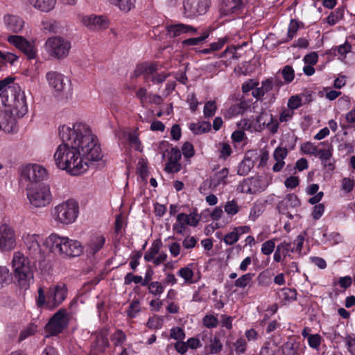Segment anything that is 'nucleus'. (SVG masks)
I'll list each match as a JSON object with an SVG mask.
<instances>
[{"label":"nucleus","mask_w":355,"mask_h":355,"mask_svg":"<svg viewBox=\"0 0 355 355\" xmlns=\"http://www.w3.org/2000/svg\"><path fill=\"white\" fill-rule=\"evenodd\" d=\"M352 49V45L347 42H345V44L339 45L338 46H336L333 49L334 52L336 51L338 52V53L341 57L340 59H344L345 58V55L347 53H349Z\"/></svg>","instance_id":"603ef678"},{"label":"nucleus","mask_w":355,"mask_h":355,"mask_svg":"<svg viewBox=\"0 0 355 355\" xmlns=\"http://www.w3.org/2000/svg\"><path fill=\"white\" fill-rule=\"evenodd\" d=\"M10 89L12 91V94L9 93H6V96L3 94L1 104L9 107V112L18 118H21L28 112L26 95L17 85H12L11 84Z\"/></svg>","instance_id":"39448f33"},{"label":"nucleus","mask_w":355,"mask_h":355,"mask_svg":"<svg viewBox=\"0 0 355 355\" xmlns=\"http://www.w3.org/2000/svg\"><path fill=\"white\" fill-rule=\"evenodd\" d=\"M229 174L227 168H223L218 172L216 173L211 179V184L214 187L219 185L221 183H225V180Z\"/></svg>","instance_id":"58836bf2"},{"label":"nucleus","mask_w":355,"mask_h":355,"mask_svg":"<svg viewBox=\"0 0 355 355\" xmlns=\"http://www.w3.org/2000/svg\"><path fill=\"white\" fill-rule=\"evenodd\" d=\"M37 330V327L33 324H28L19 334V340H24L30 336L33 335Z\"/></svg>","instance_id":"09e8293b"},{"label":"nucleus","mask_w":355,"mask_h":355,"mask_svg":"<svg viewBox=\"0 0 355 355\" xmlns=\"http://www.w3.org/2000/svg\"><path fill=\"white\" fill-rule=\"evenodd\" d=\"M42 29L44 32L52 34L61 33L64 28L61 23L54 19H47L42 21Z\"/></svg>","instance_id":"bb28decb"},{"label":"nucleus","mask_w":355,"mask_h":355,"mask_svg":"<svg viewBox=\"0 0 355 355\" xmlns=\"http://www.w3.org/2000/svg\"><path fill=\"white\" fill-rule=\"evenodd\" d=\"M316 156L320 158L322 164L327 171H331L334 169V160L332 157V152L329 148L320 149Z\"/></svg>","instance_id":"a878e982"},{"label":"nucleus","mask_w":355,"mask_h":355,"mask_svg":"<svg viewBox=\"0 0 355 355\" xmlns=\"http://www.w3.org/2000/svg\"><path fill=\"white\" fill-rule=\"evenodd\" d=\"M44 49L51 57L62 60L69 55L71 43V41L62 36H52L46 40Z\"/></svg>","instance_id":"0eeeda50"},{"label":"nucleus","mask_w":355,"mask_h":355,"mask_svg":"<svg viewBox=\"0 0 355 355\" xmlns=\"http://www.w3.org/2000/svg\"><path fill=\"white\" fill-rule=\"evenodd\" d=\"M261 181L259 177L245 179L239 185V189L244 193H255L261 191Z\"/></svg>","instance_id":"a211bd4d"},{"label":"nucleus","mask_w":355,"mask_h":355,"mask_svg":"<svg viewBox=\"0 0 355 355\" xmlns=\"http://www.w3.org/2000/svg\"><path fill=\"white\" fill-rule=\"evenodd\" d=\"M355 181L349 178H344L341 181L342 190L346 193H350L354 187Z\"/></svg>","instance_id":"6e6d98bb"},{"label":"nucleus","mask_w":355,"mask_h":355,"mask_svg":"<svg viewBox=\"0 0 355 355\" xmlns=\"http://www.w3.org/2000/svg\"><path fill=\"white\" fill-rule=\"evenodd\" d=\"M16 246V234L12 227L8 224L0 225V250L10 251Z\"/></svg>","instance_id":"f8f14e48"},{"label":"nucleus","mask_w":355,"mask_h":355,"mask_svg":"<svg viewBox=\"0 0 355 355\" xmlns=\"http://www.w3.org/2000/svg\"><path fill=\"white\" fill-rule=\"evenodd\" d=\"M105 238L101 234H96L91 237L88 244V252L89 254H95L104 245Z\"/></svg>","instance_id":"7c9ffc66"},{"label":"nucleus","mask_w":355,"mask_h":355,"mask_svg":"<svg viewBox=\"0 0 355 355\" xmlns=\"http://www.w3.org/2000/svg\"><path fill=\"white\" fill-rule=\"evenodd\" d=\"M193 263L189 264L181 268L178 272V275L181 277L187 284H191L196 282L193 280L194 272L193 270Z\"/></svg>","instance_id":"2f4dec72"},{"label":"nucleus","mask_w":355,"mask_h":355,"mask_svg":"<svg viewBox=\"0 0 355 355\" xmlns=\"http://www.w3.org/2000/svg\"><path fill=\"white\" fill-rule=\"evenodd\" d=\"M140 311V303L138 300H134L130 303L128 309L127 311L128 316L133 318Z\"/></svg>","instance_id":"864d4df0"},{"label":"nucleus","mask_w":355,"mask_h":355,"mask_svg":"<svg viewBox=\"0 0 355 355\" xmlns=\"http://www.w3.org/2000/svg\"><path fill=\"white\" fill-rule=\"evenodd\" d=\"M28 2L35 8L45 12L52 10L56 4V0H28Z\"/></svg>","instance_id":"c756f323"},{"label":"nucleus","mask_w":355,"mask_h":355,"mask_svg":"<svg viewBox=\"0 0 355 355\" xmlns=\"http://www.w3.org/2000/svg\"><path fill=\"white\" fill-rule=\"evenodd\" d=\"M243 6V0H222L220 12L223 15H228L239 12Z\"/></svg>","instance_id":"5701e85b"},{"label":"nucleus","mask_w":355,"mask_h":355,"mask_svg":"<svg viewBox=\"0 0 355 355\" xmlns=\"http://www.w3.org/2000/svg\"><path fill=\"white\" fill-rule=\"evenodd\" d=\"M263 212L261 205H254L250 209L249 218L254 221Z\"/></svg>","instance_id":"774afa93"},{"label":"nucleus","mask_w":355,"mask_h":355,"mask_svg":"<svg viewBox=\"0 0 355 355\" xmlns=\"http://www.w3.org/2000/svg\"><path fill=\"white\" fill-rule=\"evenodd\" d=\"M272 114L266 111H262L256 118V125L254 130L260 132L266 128L270 123L272 121Z\"/></svg>","instance_id":"c85d7f7f"},{"label":"nucleus","mask_w":355,"mask_h":355,"mask_svg":"<svg viewBox=\"0 0 355 355\" xmlns=\"http://www.w3.org/2000/svg\"><path fill=\"white\" fill-rule=\"evenodd\" d=\"M16 118L9 111L0 112V130L5 132H13L17 129Z\"/></svg>","instance_id":"6ab92c4d"},{"label":"nucleus","mask_w":355,"mask_h":355,"mask_svg":"<svg viewBox=\"0 0 355 355\" xmlns=\"http://www.w3.org/2000/svg\"><path fill=\"white\" fill-rule=\"evenodd\" d=\"M8 41L23 52L28 59H34L37 55V50L33 44L20 35H10Z\"/></svg>","instance_id":"4468645a"},{"label":"nucleus","mask_w":355,"mask_h":355,"mask_svg":"<svg viewBox=\"0 0 355 355\" xmlns=\"http://www.w3.org/2000/svg\"><path fill=\"white\" fill-rule=\"evenodd\" d=\"M162 246V242L160 239L155 240L151 247L148 249V250L144 254V260L146 261L150 262L155 257L157 254H159V250Z\"/></svg>","instance_id":"473e14b6"},{"label":"nucleus","mask_w":355,"mask_h":355,"mask_svg":"<svg viewBox=\"0 0 355 355\" xmlns=\"http://www.w3.org/2000/svg\"><path fill=\"white\" fill-rule=\"evenodd\" d=\"M282 75L286 83L292 82L295 77V73L293 67L290 65H286L282 70Z\"/></svg>","instance_id":"3c124183"},{"label":"nucleus","mask_w":355,"mask_h":355,"mask_svg":"<svg viewBox=\"0 0 355 355\" xmlns=\"http://www.w3.org/2000/svg\"><path fill=\"white\" fill-rule=\"evenodd\" d=\"M45 245L51 252L65 257H78L83 252V247L78 241L55 234H51L46 239Z\"/></svg>","instance_id":"f03ea898"},{"label":"nucleus","mask_w":355,"mask_h":355,"mask_svg":"<svg viewBox=\"0 0 355 355\" xmlns=\"http://www.w3.org/2000/svg\"><path fill=\"white\" fill-rule=\"evenodd\" d=\"M166 31L168 35L172 37H175L182 34L196 35L198 33V29L196 28L184 24H171L166 27Z\"/></svg>","instance_id":"dca6fc26"},{"label":"nucleus","mask_w":355,"mask_h":355,"mask_svg":"<svg viewBox=\"0 0 355 355\" xmlns=\"http://www.w3.org/2000/svg\"><path fill=\"white\" fill-rule=\"evenodd\" d=\"M252 279V274L251 273H246L245 275H243L239 278H238L235 282L234 285L235 286L238 288H243L246 287L251 282Z\"/></svg>","instance_id":"49530a36"},{"label":"nucleus","mask_w":355,"mask_h":355,"mask_svg":"<svg viewBox=\"0 0 355 355\" xmlns=\"http://www.w3.org/2000/svg\"><path fill=\"white\" fill-rule=\"evenodd\" d=\"M304 241V237L302 235H298L293 243H292V245L293 244L295 246H293L291 252L300 254L303 247Z\"/></svg>","instance_id":"bf43d9fd"},{"label":"nucleus","mask_w":355,"mask_h":355,"mask_svg":"<svg viewBox=\"0 0 355 355\" xmlns=\"http://www.w3.org/2000/svg\"><path fill=\"white\" fill-rule=\"evenodd\" d=\"M27 198L34 207H44L49 205L53 196L50 187L46 184H39L27 188Z\"/></svg>","instance_id":"6e6552de"},{"label":"nucleus","mask_w":355,"mask_h":355,"mask_svg":"<svg viewBox=\"0 0 355 355\" xmlns=\"http://www.w3.org/2000/svg\"><path fill=\"white\" fill-rule=\"evenodd\" d=\"M38 296L36 299L37 306L40 308L46 307L53 309L60 306L67 295V288L65 284L51 285L45 293L42 287L37 291Z\"/></svg>","instance_id":"7ed1b4c3"},{"label":"nucleus","mask_w":355,"mask_h":355,"mask_svg":"<svg viewBox=\"0 0 355 355\" xmlns=\"http://www.w3.org/2000/svg\"><path fill=\"white\" fill-rule=\"evenodd\" d=\"M157 70L156 63L143 62L136 66L131 77L137 78L142 76L146 83L150 81L154 84H160L165 81L168 74L164 72L159 73Z\"/></svg>","instance_id":"1a4fd4ad"},{"label":"nucleus","mask_w":355,"mask_h":355,"mask_svg":"<svg viewBox=\"0 0 355 355\" xmlns=\"http://www.w3.org/2000/svg\"><path fill=\"white\" fill-rule=\"evenodd\" d=\"M345 8L344 7H338L334 12H332L327 17V21L331 25H335L338 21L342 19L344 17Z\"/></svg>","instance_id":"4c0bfd02"},{"label":"nucleus","mask_w":355,"mask_h":355,"mask_svg":"<svg viewBox=\"0 0 355 355\" xmlns=\"http://www.w3.org/2000/svg\"><path fill=\"white\" fill-rule=\"evenodd\" d=\"M202 322L207 328H215L218 324V319L213 315H206L202 319Z\"/></svg>","instance_id":"13d9d810"},{"label":"nucleus","mask_w":355,"mask_h":355,"mask_svg":"<svg viewBox=\"0 0 355 355\" xmlns=\"http://www.w3.org/2000/svg\"><path fill=\"white\" fill-rule=\"evenodd\" d=\"M78 203L73 200H67L56 205L52 212L53 218L63 225L73 223L79 212Z\"/></svg>","instance_id":"423d86ee"},{"label":"nucleus","mask_w":355,"mask_h":355,"mask_svg":"<svg viewBox=\"0 0 355 355\" xmlns=\"http://www.w3.org/2000/svg\"><path fill=\"white\" fill-rule=\"evenodd\" d=\"M128 140L130 144L136 150L142 151V146L141 141L139 139L138 135L136 132H130L128 134Z\"/></svg>","instance_id":"8fccbe9b"},{"label":"nucleus","mask_w":355,"mask_h":355,"mask_svg":"<svg viewBox=\"0 0 355 355\" xmlns=\"http://www.w3.org/2000/svg\"><path fill=\"white\" fill-rule=\"evenodd\" d=\"M209 6L210 0H184V15L189 18L203 15Z\"/></svg>","instance_id":"9b49d317"},{"label":"nucleus","mask_w":355,"mask_h":355,"mask_svg":"<svg viewBox=\"0 0 355 355\" xmlns=\"http://www.w3.org/2000/svg\"><path fill=\"white\" fill-rule=\"evenodd\" d=\"M209 35V31L203 32L199 37L186 39L182 42L183 46H197L202 44Z\"/></svg>","instance_id":"e433bc0d"},{"label":"nucleus","mask_w":355,"mask_h":355,"mask_svg":"<svg viewBox=\"0 0 355 355\" xmlns=\"http://www.w3.org/2000/svg\"><path fill=\"white\" fill-rule=\"evenodd\" d=\"M82 23L91 30L105 28L108 26L107 20L103 16L87 15L83 16Z\"/></svg>","instance_id":"aec40b11"},{"label":"nucleus","mask_w":355,"mask_h":355,"mask_svg":"<svg viewBox=\"0 0 355 355\" xmlns=\"http://www.w3.org/2000/svg\"><path fill=\"white\" fill-rule=\"evenodd\" d=\"M254 161L247 155L238 166L237 173L240 175H246L254 167Z\"/></svg>","instance_id":"f704fd0d"},{"label":"nucleus","mask_w":355,"mask_h":355,"mask_svg":"<svg viewBox=\"0 0 355 355\" xmlns=\"http://www.w3.org/2000/svg\"><path fill=\"white\" fill-rule=\"evenodd\" d=\"M68 325L67 311L65 309H59L51 318L45 326V337L57 336Z\"/></svg>","instance_id":"9d476101"},{"label":"nucleus","mask_w":355,"mask_h":355,"mask_svg":"<svg viewBox=\"0 0 355 355\" xmlns=\"http://www.w3.org/2000/svg\"><path fill=\"white\" fill-rule=\"evenodd\" d=\"M300 205V200L298 197L294 194H288L277 205V209L279 213L286 214L289 208H295Z\"/></svg>","instance_id":"b1692460"},{"label":"nucleus","mask_w":355,"mask_h":355,"mask_svg":"<svg viewBox=\"0 0 355 355\" xmlns=\"http://www.w3.org/2000/svg\"><path fill=\"white\" fill-rule=\"evenodd\" d=\"M147 286L149 293L154 296H159L164 291V285L157 281L151 282Z\"/></svg>","instance_id":"a19ab883"},{"label":"nucleus","mask_w":355,"mask_h":355,"mask_svg":"<svg viewBox=\"0 0 355 355\" xmlns=\"http://www.w3.org/2000/svg\"><path fill=\"white\" fill-rule=\"evenodd\" d=\"M124 12H129L135 6V0H107Z\"/></svg>","instance_id":"c9c22d12"},{"label":"nucleus","mask_w":355,"mask_h":355,"mask_svg":"<svg viewBox=\"0 0 355 355\" xmlns=\"http://www.w3.org/2000/svg\"><path fill=\"white\" fill-rule=\"evenodd\" d=\"M299 29V24L298 21L295 19H291L288 28V40H291L293 38V37L296 35L297 31Z\"/></svg>","instance_id":"052dcab7"},{"label":"nucleus","mask_w":355,"mask_h":355,"mask_svg":"<svg viewBox=\"0 0 355 355\" xmlns=\"http://www.w3.org/2000/svg\"><path fill=\"white\" fill-rule=\"evenodd\" d=\"M288 151L286 148L278 147L274 151L273 157L275 161H284V159L286 157Z\"/></svg>","instance_id":"69168bd1"},{"label":"nucleus","mask_w":355,"mask_h":355,"mask_svg":"<svg viewBox=\"0 0 355 355\" xmlns=\"http://www.w3.org/2000/svg\"><path fill=\"white\" fill-rule=\"evenodd\" d=\"M14 78L12 77H6L3 80H0V101L1 102V97L3 94L6 95V93L12 94V91L10 89V85L13 83Z\"/></svg>","instance_id":"ea45409f"},{"label":"nucleus","mask_w":355,"mask_h":355,"mask_svg":"<svg viewBox=\"0 0 355 355\" xmlns=\"http://www.w3.org/2000/svg\"><path fill=\"white\" fill-rule=\"evenodd\" d=\"M239 206L236 200H228L225 206L224 211L230 216L236 215L239 211Z\"/></svg>","instance_id":"79ce46f5"},{"label":"nucleus","mask_w":355,"mask_h":355,"mask_svg":"<svg viewBox=\"0 0 355 355\" xmlns=\"http://www.w3.org/2000/svg\"><path fill=\"white\" fill-rule=\"evenodd\" d=\"M3 23L7 30L16 33L22 31L25 24L21 17L12 14H6L3 16Z\"/></svg>","instance_id":"412c9836"},{"label":"nucleus","mask_w":355,"mask_h":355,"mask_svg":"<svg viewBox=\"0 0 355 355\" xmlns=\"http://www.w3.org/2000/svg\"><path fill=\"white\" fill-rule=\"evenodd\" d=\"M250 231V227L249 226L244 225L236 227L231 232L225 235L223 241L226 245H233L239 241V237L242 234L248 233Z\"/></svg>","instance_id":"393cba45"},{"label":"nucleus","mask_w":355,"mask_h":355,"mask_svg":"<svg viewBox=\"0 0 355 355\" xmlns=\"http://www.w3.org/2000/svg\"><path fill=\"white\" fill-rule=\"evenodd\" d=\"M182 154L186 158H191L195 154L193 146L190 142H185L182 148Z\"/></svg>","instance_id":"e2e57ef3"},{"label":"nucleus","mask_w":355,"mask_h":355,"mask_svg":"<svg viewBox=\"0 0 355 355\" xmlns=\"http://www.w3.org/2000/svg\"><path fill=\"white\" fill-rule=\"evenodd\" d=\"M209 347V353L212 354H216L219 353L222 348L223 345L219 339V338L215 336L214 338L210 340Z\"/></svg>","instance_id":"de8ad7c7"},{"label":"nucleus","mask_w":355,"mask_h":355,"mask_svg":"<svg viewBox=\"0 0 355 355\" xmlns=\"http://www.w3.org/2000/svg\"><path fill=\"white\" fill-rule=\"evenodd\" d=\"M217 110L216 101H207L204 106L203 114L205 118H209L213 116Z\"/></svg>","instance_id":"a18cd8bd"},{"label":"nucleus","mask_w":355,"mask_h":355,"mask_svg":"<svg viewBox=\"0 0 355 355\" xmlns=\"http://www.w3.org/2000/svg\"><path fill=\"white\" fill-rule=\"evenodd\" d=\"M11 282V274L6 266H0V288Z\"/></svg>","instance_id":"c03bdc74"},{"label":"nucleus","mask_w":355,"mask_h":355,"mask_svg":"<svg viewBox=\"0 0 355 355\" xmlns=\"http://www.w3.org/2000/svg\"><path fill=\"white\" fill-rule=\"evenodd\" d=\"M170 337L177 340H184L185 334L180 327H174L171 329Z\"/></svg>","instance_id":"0e129e2a"},{"label":"nucleus","mask_w":355,"mask_h":355,"mask_svg":"<svg viewBox=\"0 0 355 355\" xmlns=\"http://www.w3.org/2000/svg\"><path fill=\"white\" fill-rule=\"evenodd\" d=\"M112 343L114 346H122L126 340V336L122 330H117L110 337Z\"/></svg>","instance_id":"37998d69"},{"label":"nucleus","mask_w":355,"mask_h":355,"mask_svg":"<svg viewBox=\"0 0 355 355\" xmlns=\"http://www.w3.org/2000/svg\"><path fill=\"white\" fill-rule=\"evenodd\" d=\"M21 176L30 182L37 184L47 177V173L42 166L33 164L25 167L22 170Z\"/></svg>","instance_id":"2eb2a0df"},{"label":"nucleus","mask_w":355,"mask_h":355,"mask_svg":"<svg viewBox=\"0 0 355 355\" xmlns=\"http://www.w3.org/2000/svg\"><path fill=\"white\" fill-rule=\"evenodd\" d=\"M62 141L54 153L57 167L72 175H78L88 168L89 161H98L102 157L96 137L88 125L78 122L59 127Z\"/></svg>","instance_id":"f257e3e1"},{"label":"nucleus","mask_w":355,"mask_h":355,"mask_svg":"<svg viewBox=\"0 0 355 355\" xmlns=\"http://www.w3.org/2000/svg\"><path fill=\"white\" fill-rule=\"evenodd\" d=\"M49 86L56 92H62L65 87L64 76L57 71H49L46 74Z\"/></svg>","instance_id":"4be33fe9"},{"label":"nucleus","mask_w":355,"mask_h":355,"mask_svg":"<svg viewBox=\"0 0 355 355\" xmlns=\"http://www.w3.org/2000/svg\"><path fill=\"white\" fill-rule=\"evenodd\" d=\"M275 243L274 240L270 239L265 241L261 248V252L265 255H270L275 250Z\"/></svg>","instance_id":"4d7b16f0"},{"label":"nucleus","mask_w":355,"mask_h":355,"mask_svg":"<svg viewBox=\"0 0 355 355\" xmlns=\"http://www.w3.org/2000/svg\"><path fill=\"white\" fill-rule=\"evenodd\" d=\"M12 263L17 286L24 291L27 290L33 282V271L28 259L21 252H16L14 253Z\"/></svg>","instance_id":"20e7f679"},{"label":"nucleus","mask_w":355,"mask_h":355,"mask_svg":"<svg viewBox=\"0 0 355 355\" xmlns=\"http://www.w3.org/2000/svg\"><path fill=\"white\" fill-rule=\"evenodd\" d=\"M301 101L302 100L298 96H293L289 98L288 101V107L293 111L294 110H296L301 106Z\"/></svg>","instance_id":"338daca9"},{"label":"nucleus","mask_w":355,"mask_h":355,"mask_svg":"<svg viewBox=\"0 0 355 355\" xmlns=\"http://www.w3.org/2000/svg\"><path fill=\"white\" fill-rule=\"evenodd\" d=\"M23 241L30 256L33 258L40 257L42 254L41 243L45 245L43 238L35 234H24L23 235Z\"/></svg>","instance_id":"ddd939ff"},{"label":"nucleus","mask_w":355,"mask_h":355,"mask_svg":"<svg viewBox=\"0 0 355 355\" xmlns=\"http://www.w3.org/2000/svg\"><path fill=\"white\" fill-rule=\"evenodd\" d=\"M176 220L182 222L185 226L196 227L199 223L200 216L196 211H192L189 214L180 213L177 215Z\"/></svg>","instance_id":"cd10ccee"},{"label":"nucleus","mask_w":355,"mask_h":355,"mask_svg":"<svg viewBox=\"0 0 355 355\" xmlns=\"http://www.w3.org/2000/svg\"><path fill=\"white\" fill-rule=\"evenodd\" d=\"M302 151L305 154L314 155L316 156L320 149L311 142H305L301 146Z\"/></svg>","instance_id":"5fc2aeb1"},{"label":"nucleus","mask_w":355,"mask_h":355,"mask_svg":"<svg viewBox=\"0 0 355 355\" xmlns=\"http://www.w3.org/2000/svg\"><path fill=\"white\" fill-rule=\"evenodd\" d=\"M211 125L208 121H202L200 123H191L189 125L190 130L196 134L200 135L209 132L211 130Z\"/></svg>","instance_id":"72a5a7b5"},{"label":"nucleus","mask_w":355,"mask_h":355,"mask_svg":"<svg viewBox=\"0 0 355 355\" xmlns=\"http://www.w3.org/2000/svg\"><path fill=\"white\" fill-rule=\"evenodd\" d=\"M234 347L236 354H244L246 351L247 342L243 338H240L234 343Z\"/></svg>","instance_id":"680f3d73"},{"label":"nucleus","mask_w":355,"mask_h":355,"mask_svg":"<svg viewBox=\"0 0 355 355\" xmlns=\"http://www.w3.org/2000/svg\"><path fill=\"white\" fill-rule=\"evenodd\" d=\"M181 152L177 148H172L168 153V162L165 166V171L169 173H178L181 170L180 159Z\"/></svg>","instance_id":"f3484780"}]
</instances>
